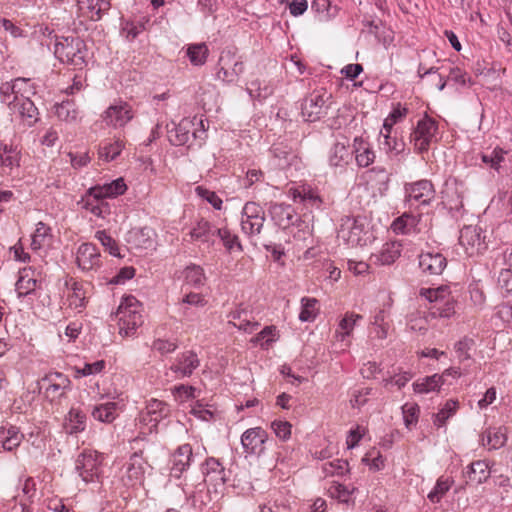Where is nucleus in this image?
<instances>
[{
	"label": "nucleus",
	"instance_id": "1",
	"mask_svg": "<svg viewBox=\"0 0 512 512\" xmlns=\"http://www.w3.org/2000/svg\"><path fill=\"white\" fill-rule=\"evenodd\" d=\"M338 238L351 247H366L375 240L366 220L360 217L342 218Z\"/></svg>",
	"mask_w": 512,
	"mask_h": 512
},
{
	"label": "nucleus",
	"instance_id": "2",
	"mask_svg": "<svg viewBox=\"0 0 512 512\" xmlns=\"http://www.w3.org/2000/svg\"><path fill=\"white\" fill-rule=\"evenodd\" d=\"M116 317L118 319L119 334L122 337H130L142 324L141 305L133 296L123 298Z\"/></svg>",
	"mask_w": 512,
	"mask_h": 512
},
{
	"label": "nucleus",
	"instance_id": "3",
	"mask_svg": "<svg viewBox=\"0 0 512 512\" xmlns=\"http://www.w3.org/2000/svg\"><path fill=\"white\" fill-rule=\"evenodd\" d=\"M85 45L78 37H67L55 44L54 54L64 63L81 69L85 64Z\"/></svg>",
	"mask_w": 512,
	"mask_h": 512
},
{
	"label": "nucleus",
	"instance_id": "4",
	"mask_svg": "<svg viewBox=\"0 0 512 512\" xmlns=\"http://www.w3.org/2000/svg\"><path fill=\"white\" fill-rule=\"evenodd\" d=\"M152 466L142 456V453H134L127 463L121 482L126 488L142 486L146 474H150Z\"/></svg>",
	"mask_w": 512,
	"mask_h": 512
},
{
	"label": "nucleus",
	"instance_id": "5",
	"mask_svg": "<svg viewBox=\"0 0 512 512\" xmlns=\"http://www.w3.org/2000/svg\"><path fill=\"white\" fill-rule=\"evenodd\" d=\"M265 214L262 207L255 202H247L241 212V230L248 237L259 235L263 229Z\"/></svg>",
	"mask_w": 512,
	"mask_h": 512
},
{
	"label": "nucleus",
	"instance_id": "6",
	"mask_svg": "<svg viewBox=\"0 0 512 512\" xmlns=\"http://www.w3.org/2000/svg\"><path fill=\"white\" fill-rule=\"evenodd\" d=\"M331 94L324 89L316 90L302 104V116L306 121L314 122L327 113Z\"/></svg>",
	"mask_w": 512,
	"mask_h": 512
},
{
	"label": "nucleus",
	"instance_id": "7",
	"mask_svg": "<svg viewBox=\"0 0 512 512\" xmlns=\"http://www.w3.org/2000/svg\"><path fill=\"white\" fill-rule=\"evenodd\" d=\"M459 245L467 256H476L486 250L485 236L478 226H465L460 231Z\"/></svg>",
	"mask_w": 512,
	"mask_h": 512
},
{
	"label": "nucleus",
	"instance_id": "8",
	"mask_svg": "<svg viewBox=\"0 0 512 512\" xmlns=\"http://www.w3.org/2000/svg\"><path fill=\"white\" fill-rule=\"evenodd\" d=\"M437 130V124L433 119L428 117L421 119L411 135V142L415 149L419 152L427 150L431 143L436 141Z\"/></svg>",
	"mask_w": 512,
	"mask_h": 512
},
{
	"label": "nucleus",
	"instance_id": "9",
	"mask_svg": "<svg viewBox=\"0 0 512 512\" xmlns=\"http://www.w3.org/2000/svg\"><path fill=\"white\" fill-rule=\"evenodd\" d=\"M168 413L169 409L166 403L158 399H151L139 416V423L147 426V429L141 431V433H151L156 428L158 422L166 417Z\"/></svg>",
	"mask_w": 512,
	"mask_h": 512
},
{
	"label": "nucleus",
	"instance_id": "10",
	"mask_svg": "<svg viewBox=\"0 0 512 512\" xmlns=\"http://www.w3.org/2000/svg\"><path fill=\"white\" fill-rule=\"evenodd\" d=\"M100 464L101 458L97 452H83L76 460V470L84 482H94L99 477Z\"/></svg>",
	"mask_w": 512,
	"mask_h": 512
},
{
	"label": "nucleus",
	"instance_id": "11",
	"mask_svg": "<svg viewBox=\"0 0 512 512\" xmlns=\"http://www.w3.org/2000/svg\"><path fill=\"white\" fill-rule=\"evenodd\" d=\"M65 287V304L72 310L81 311V309L85 307L88 299L89 285L74 279H69L66 281Z\"/></svg>",
	"mask_w": 512,
	"mask_h": 512
},
{
	"label": "nucleus",
	"instance_id": "12",
	"mask_svg": "<svg viewBox=\"0 0 512 512\" xmlns=\"http://www.w3.org/2000/svg\"><path fill=\"white\" fill-rule=\"evenodd\" d=\"M132 118V109L124 102L109 106L102 114L106 125L113 128L124 127Z\"/></svg>",
	"mask_w": 512,
	"mask_h": 512
},
{
	"label": "nucleus",
	"instance_id": "13",
	"mask_svg": "<svg viewBox=\"0 0 512 512\" xmlns=\"http://www.w3.org/2000/svg\"><path fill=\"white\" fill-rule=\"evenodd\" d=\"M200 365L197 355L192 351H186L180 354L169 371L173 374L174 379L189 377L193 371Z\"/></svg>",
	"mask_w": 512,
	"mask_h": 512
},
{
	"label": "nucleus",
	"instance_id": "14",
	"mask_svg": "<svg viewBox=\"0 0 512 512\" xmlns=\"http://www.w3.org/2000/svg\"><path fill=\"white\" fill-rule=\"evenodd\" d=\"M70 386V380L65 375L53 372L42 379V387L45 389V395L51 401L60 398Z\"/></svg>",
	"mask_w": 512,
	"mask_h": 512
},
{
	"label": "nucleus",
	"instance_id": "15",
	"mask_svg": "<svg viewBox=\"0 0 512 512\" xmlns=\"http://www.w3.org/2000/svg\"><path fill=\"white\" fill-rule=\"evenodd\" d=\"M405 191L408 200L418 204H428L435 196L433 185L428 180H420L407 184Z\"/></svg>",
	"mask_w": 512,
	"mask_h": 512
},
{
	"label": "nucleus",
	"instance_id": "16",
	"mask_svg": "<svg viewBox=\"0 0 512 512\" xmlns=\"http://www.w3.org/2000/svg\"><path fill=\"white\" fill-rule=\"evenodd\" d=\"M447 376L459 377L460 372L456 369H447L443 374H434L418 379L413 383V389L416 393H429L438 391L440 387L446 382Z\"/></svg>",
	"mask_w": 512,
	"mask_h": 512
},
{
	"label": "nucleus",
	"instance_id": "17",
	"mask_svg": "<svg viewBox=\"0 0 512 512\" xmlns=\"http://www.w3.org/2000/svg\"><path fill=\"white\" fill-rule=\"evenodd\" d=\"M8 106L13 113H17L29 125L37 121L38 111L29 97H14L12 101H8Z\"/></svg>",
	"mask_w": 512,
	"mask_h": 512
},
{
	"label": "nucleus",
	"instance_id": "18",
	"mask_svg": "<svg viewBox=\"0 0 512 512\" xmlns=\"http://www.w3.org/2000/svg\"><path fill=\"white\" fill-rule=\"evenodd\" d=\"M77 264L82 270H93L100 266V253L91 243L82 244L77 251Z\"/></svg>",
	"mask_w": 512,
	"mask_h": 512
},
{
	"label": "nucleus",
	"instance_id": "19",
	"mask_svg": "<svg viewBox=\"0 0 512 512\" xmlns=\"http://www.w3.org/2000/svg\"><path fill=\"white\" fill-rule=\"evenodd\" d=\"M127 190V185L123 178H118L110 183L90 188L89 196L95 200L122 195Z\"/></svg>",
	"mask_w": 512,
	"mask_h": 512
},
{
	"label": "nucleus",
	"instance_id": "20",
	"mask_svg": "<svg viewBox=\"0 0 512 512\" xmlns=\"http://www.w3.org/2000/svg\"><path fill=\"white\" fill-rule=\"evenodd\" d=\"M446 264V258L440 253L426 252L419 256V267L428 275H440Z\"/></svg>",
	"mask_w": 512,
	"mask_h": 512
},
{
	"label": "nucleus",
	"instance_id": "21",
	"mask_svg": "<svg viewBox=\"0 0 512 512\" xmlns=\"http://www.w3.org/2000/svg\"><path fill=\"white\" fill-rule=\"evenodd\" d=\"M402 245L396 240L384 243L381 249L371 255V259L377 265H390L400 256Z\"/></svg>",
	"mask_w": 512,
	"mask_h": 512
},
{
	"label": "nucleus",
	"instance_id": "22",
	"mask_svg": "<svg viewBox=\"0 0 512 512\" xmlns=\"http://www.w3.org/2000/svg\"><path fill=\"white\" fill-rule=\"evenodd\" d=\"M193 452L189 444H183L172 455L171 476L180 478L182 473L189 467Z\"/></svg>",
	"mask_w": 512,
	"mask_h": 512
},
{
	"label": "nucleus",
	"instance_id": "23",
	"mask_svg": "<svg viewBox=\"0 0 512 512\" xmlns=\"http://www.w3.org/2000/svg\"><path fill=\"white\" fill-rule=\"evenodd\" d=\"M362 319V315L354 313V312H346L344 316L340 319L338 323V327L335 331V339L337 342L344 343L345 347L350 345L347 342V338H349L353 334V330L359 320Z\"/></svg>",
	"mask_w": 512,
	"mask_h": 512
},
{
	"label": "nucleus",
	"instance_id": "24",
	"mask_svg": "<svg viewBox=\"0 0 512 512\" xmlns=\"http://www.w3.org/2000/svg\"><path fill=\"white\" fill-rule=\"evenodd\" d=\"M267 440V433L260 427L246 430L241 437V443L248 453H255Z\"/></svg>",
	"mask_w": 512,
	"mask_h": 512
},
{
	"label": "nucleus",
	"instance_id": "25",
	"mask_svg": "<svg viewBox=\"0 0 512 512\" xmlns=\"http://www.w3.org/2000/svg\"><path fill=\"white\" fill-rule=\"evenodd\" d=\"M507 440V428L497 427L487 429L482 435L481 442L489 449H499L506 444Z\"/></svg>",
	"mask_w": 512,
	"mask_h": 512
},
{
	"label": "nucleus",
	"instance_id": "26",
	"mask_svg": "<svg viewBox=\"0 0 512 512\" xmlns=\"http://www.w3.org/2000/svg\"><path fill=\"white\" fill-rule=\"evenodd\" d=\"M79 10L91 20L100 19L102 12L110 7L109 0H78Z\"/></svg>",
	"mask_w": 512,
	"mask_h": 512
},
{
	"label": "nucleus",
	"instance_id": "27",
	"mask_svg": "<svg viewBox=\"0 0 512 512\" xmlns=\"http://www.w3.org/2000/svg\"><path fill=\"white\" fill-rule=\"evenodd\" d=\"M270 214L276 224L282 228L291 226L295 217L294 209L285 204H273L270 207Z\"/></svg>",
	"mask_w": 512,
	"mask_h": 512
},
{
	"label": "nucleus",
	"instance_id": "28",
	"mask_svg": "<svg viewBox=\"0 0 512 512\" xmlns=\"http://www.w3.org/2000/svg\"><path fill=\"white\" fill-rule=\"evenodd\" d=\"M38 279L35 271L31 268H24L20 271L19 278L16 282V291L19 296H25L33 292L37 287Z\"/></svg>",
	"mask_w": 512,
	"mask_h": 512
},
{
	"label": "nucleus",
	"instance_id": "29",
	"mask_svg": "<svg viewBox=\"0 0 512 512\" xmlns=\"http://www.w3.org/2000/svg\"><path fill=\"white\" fill-rule=\"evenodd\" d=\"M420 218L404 213L402 216L398 217L391 224V229L395 233L407 234L411 232H420L421 227H419Z\"/></svg>",
	"mask_w": 512,
	"mask_h": 512
},
{
	"label": "nucleus",
	"instance_id": "30",
	"mask_svg": "<svg viewBox=\"0 0 512 512\" xmlns=\"http://www.w3.org/2000/svg\"><path fill=\"white\" fill-rule=\"evenodd\" d=\"M464 476L470 481L477 484H482L487 481L490 476V471L487 462L477 460L467 466Z\"/></svg>",
	"mask_w": 512,
	"mask_h": 512
},
{
	"label": "nucleus",
	"instance_id": "31",
	"mask_svg": "<svg viewBox=\"0 0 512 512\" xmlns=\"http://www.w3.org/2000/svg\"><path fill=\"white\" fill-rule=\"evenodd\" d=\"M205 481L215 485H223L226 481L225 471L222 464L215 458H209L205 463Z\"/></svg>",
	"mask_w": 512,
	"mask_h": 512
},
{
	"label": "nucleus",
	"instance_id": "32",
	"mask_svg": "<svg viewBox=\"0 0 512 512\" xmlns=\"http://www.w3.org/2000/svg\"><path fill=\"white\" fill-rule=\"evenodd\" d=\"M86 415L77 408H71L65 418L64 428L70 433H78L85 429Z\"/></svg>",
	"mask_w": 512,
	"mask_h": 512
},
{
	"label": "nucleus",
	"instance_id": "33",
	"mask_svg": "<svg viewBox=\"0 0 512 512\" xmlns=\"http://www.w3.org/2000/svg\"><path fill=\"white\" fill-rule=\"evenodd\" d=\"M118 405L115 402H106L95 406L91 412L92 417L103 423L113 422L117 414Z\"/></svg>",
	"mask_w": 512,
	"mask_h": 512
},
{
	"label": "nucleus",
	"instance_id": "34",
	"mask_svg": "<svg viewBox=\"0 0 512 512\" xmlns=\"http://www.w3.org/2000/svg\"><path fill=\"white\" fill-rule=\"evenodd\" d=\"M22 439L23 434L14 426L0 429V444L7 451L18 447Z\"/></svg>",
	"mask_w": 512,
	"mask_h": 512
},
{
	"label": "nucleus",
	"instance_id": "35",
	"mask_svg": "<svg viewBox=\"0 0 512 512\" xmlns=\"http://www.w3.org/2000/svg\"><path fill=\"white\" fill-rule=\"evenodd\" d=\"M184 283L188 286L198 288L204 285L206 276L201 266L191 264L182 272Z\"/></svg>",
	"mask_w": 512,
	"mask_h": 512
},
{
	"label": "nucleus",
	"instance_id": "36",
	"mask_svg": "<svg viewBox=\"0 0 512 512\" xmlns=\"http://www.w3.org/2000/svg\"><path fill=\"white\" fill-rule=\"evenodd\" d=\"M124 148V143L120 139L113 142H105L100 145L98 150V158L104 162H110L116 159Z\"/></svg>",
	"mask_w": 512,
	"mask_h": 512
},
{
	"label": "nucleus",
	"instance_id": "37",
	"mask_svg": "<svg viewBox=\"0 0 512 512\" xmlns=\"http://www.w3.org/2000/svg\"><path fill=\"white\" fill-rule=\"evenodd\" d=\"M354 152L356 157V162L361 167H367L373 163L375 159V154L370 148L365 144L363 139L356 138L354 140Z\"/></svg>",
	"mask_w": 512,
	"mask_h": 512
},
{
	"label": "nucleus",
	"instance_id": "38",
	"mask_svg": "<svg viewBox=\"0 0 512 512\" xmlns=\"http://www.w3.org/2000/svg\"><path fill=\"white\" fill-rule=\"evenodd\" d=\"M419 295L433 305L441 304L443 300L450 296V290L447 286L437 288H421Z\"/></svg>",
	"mask_w": 512,
	"mask_h": 512
},
{
	"label": "nucleus",
	"instance_id": "39",
	"mask_svg": "<svg viewBox=\"0 0 512 512\" xmlns=\"http://www.w3.org/2000/svg\"><path fill=\"white\" fill-rule=\"evenodd\" d=\"M50 238V228L43 222H39L36 224L35 231L32 234L31 247L34 250L41 249L49 244Z\"/></svg>",
	"mask_w": 512,
	"mask_h": 512
},
{
	"label": "nucleus",
	"instance_id": "40",
	"mask_svg": "<svg viewBox=\"0 0 512 512\" xmlns=\"http://www.w3.org/2000/svg\"><path fill=\"white\" fill-rule=\"evenodd\" d=\"M455 313L454 308V302L448 296L445 300L441 302V304L433 305L429 308V316H431L432 319L434 318H442V319H448L452 317Z\"/></svg>",
	"mask_w": 512,
	"mask_h": 512
},
{
	"label": "nucleus",
	"instance_id": "41",
	"mask_svg": "<svg viewBox=\"0 0 512 512\" xmlns=\"http://www.w3.org/2000/svg\"><path fill=\"white\" fill-rule=\"evenodd\" d=\"M106 366L104 360H98L94 363H84L82 366L75 365L72 367L75 378L88 377L101 373Z\"/></svg>",
	"mask_w": 512,
	"mask_h": 512
},
{
	"label": "nucleus",
	"instance_id": "42",
	"mask_svg": "<svg viewBox=\"0 0 512 512\" xmlns=\"http://www.w3.org/2000/svg\"><path fill=\"white\" fill-rule=\"evenodd\" d=\"M55 114L61 121L71 123L77 121L79 111L73 102L65 101L55 106Z\"/></svg>",
	"mask_w": 512,
	"mask_h": 512
},
{
	"label": "nucleus",
	"instance_id": "43",
	"mask_svg": "<svg viewBox=\"0 0 512 512\" xmlns=\"http://www.w3.org/2000/svg\"><path fill=\"white\" fill-rule=\"evenodd\" d=\"M350 152L344 143H336L329 154V162L331 166H341L348 162Z\"/></svg>",
	"mask_w": 512,
	"mask_h": 512
},
{
	"label": "nucleus",
	"instance_id": "44",
	"mask_svg": "<svg viewBox=\"0 0 512 512\" xmlns=\"http://www.w3.org/2000/svg\"><path fill=\"white\" fill-rule=\"evenodd\" d=\"M458 408L459 403L456 400H448L443 408L434 415V425L437 427L444 426L446 421L456 413Z\"/></svg>",
	"mask_w": 512,
	"mask_h": 512
},
{
	"label": "nucleus",
	"instance_id": "45",
	"mask_svg": "<svg viewBox=\"0 0 512 512\" xmlns=\"http://www.w3.org/2000/svg\"><path fill=\"white\" fill-rule=\"evenodd\" d=\"M453 483L454 481L452 478L440 477L437 480L434 489L428 494V499L433 503H438Z\"/></svg>",
	"mask_w": 512,
	"mask_h": 512
},
{
	"label": "nucleus",
	"instance_id": "46",
	"mask_svg": "<svg viewBox=\"0 0 512 512\" xmlns=\"http://www.w3.org/2000/svg\"><path fill=\"white\" fill-rule=\"evenodd\" d=\"M187 56L193 65H203L208 56V48L203 43L190 45Z\"/></svg>",
	"mask_w": 512,
	"mask_h": 512
},
{
	"label": "nucleus",
	"instance_id": "47",
	"mask_svg": "<svg viewBox=\"0 0 512 512\" xmlns=\"http://www.w3.org/2000/svg\"><path fill=\"white\" fill-rule=\"evenodd\" d=\"M215 231H212L210 224L207 221L201 220L191 229L189 235L192 240H201L208 242Z\"/></svg>",
	"mask_w": 512,
	"mask_h": 512
},
{
	"label": "nucleus",
	"instance_id": "48",
	"mask_svg": "<svg viewBox=\"0 0 512 512\" xmlns=\"http://www.w3.org/2000/svg\"><path fill=\"white\" fill-rule=\"evenodd\" d=\"M19 163V154L12 147L0 144V165L6 168H13Z\"/></svg>",
	"mask_w": 512,
	"mask_h": 512
},
{
	"label": "nucleus",
	"instance_id": "49",
	"mask_svg": "<svg viewBox=\"0 0 512 512\" xmlns=\"http://www.w3.org/2000/svg\"><path fill=\"white\" fill-rule=\"evenodd\" d=\"M301 303L302 309L299 314V319L302 322L313 321L318 314V301L315 298H303Z\"/></svg>",
	"mask_w": 512,
	"mask_h": 512
},
{
	"label": "nucleus",
	"instance_id": "50",
	"mask_svg": "<svg viewBox=\"0 0 512 512\" xmlns=\"http://www.w3.org/2000/svg\"><path fill=\"white\" fill-rule=\"evenodd\" d=\"M156 233L152 228L144 227L134 232L135 243L139 247L148 249L154 245Z\"/></svg>",
	"mask_w": 512,
	"mask_h": 512
},
{
	"label": "nucleus",
	"instance_id": "51",
	"mask_svg": "<svg viewBox=\"0 0 512 512\" xmlns=\"http://www.w3.org/2000/svg\"><path fill=\"white\" fill-rule=\"evenodd\" d=\"M172 394L176 401L184 403L198 397L199 391L193 386L181 384L172 389Z\"/></svg>",
	"mask_w": 512,
	"mask_h": 512
},
{
	"label": "nucleus",
	"instance_id": "52",
	"mask_svg": "<svg viewBox=\"0 0 512 512\" xmlns=\"http://www.w3.org/2000/svg\"><path fill=\"white\" fill-rule=\"evenodd\" d=\"M354 490V488L350 489L339 483H333L328 489L331 497L342 503H349Z\"/></svg>",
	"mask_w": 512,
	"mask_h": 512
},
{
	"label": "nucleus",
	"instance_id": "53",
	"mask_svg": "<svg viewBox=\"0 0 512 512\" xmlns=\"http://www.w3.org/2000/svg\"><path fill=\"white\" fill-rule=\"evenodd\" d=\"M362 461L374 471H379L385 466V459L377 450L367 452Z\"/></svg>",
	"mask_w": 512,
	"mask_h": 512
},
{
	"label": "nucleus",
	"instance_id": "54",
	"mask_svg": "<svg viewBox=\"0 0 512 512\" xmlns=\"http://www.w3.org/2000/svg\"><path fill=\"white\" fill-rule=\"evenodd\" d=\"M85 207L92 214H94L97 217H101V218H104L110 212L108 203L104 202L102 199H100V200H95L94 198L88 199L85 204Z\"/></svg>",
	"mask_w": 512,
	"mask_h": 512
},
{
	"label": "nucleus",
	"instance_id": "55",
	"mask_svg": "<svg viewBox=\"0 0 512 512\" xmlns=\"http://www.w3.org/2000/svg\"><path fill=\"white\" fill-rule=\"evenodd\" d=\"M217 235L222 240L224 246L228 251H232L235 247L242 251V245L238 240V237L236 235H232L229 230L227 229H217L215 230Z\"/></svg>",
	"mask_w": 512,
	"mask_h": 512
},
{
	"label": "nucleus",
	"instance_id": "56",
	"mask_svg": "<svg viewBox=\"0 0 512 512\" xmlns=\"http://www.w3.org/2000/svg\"><path fill=\"white\" fill-rule=\"evenodd\" d=\"M271 429L282 441H287L291 437L292 425L288 421L275 420L271 423Z\"/></svg>",
	"mask_w": 512,
	"mask_h": 512
},
{
	"label": "nucleus",
	"instance_id": "57",
	"mask_svg": "<svg viewBox=\"0 0 512 512\" xmlns=\"http://www.w3.org/2000/svg\"><path fill=\"white\" fill-rule=\"evenodd\" d=\"M406 114H407L406 108H401L400 106L395 107L393 109V111L384 120L382 131H386V132L390 133L392 127L398 121H400L402 118H404L406 116Z\"/></svg>",
	"mask_w": 512,
	"mask_h": 512
},
{
	"label": "nucleus",
	"instance_id": "58",
	"mask_svg": "<svg viewBox=\"0 0 512 512\" xmlns=\"http://www.w3.org/2000/svg\"><path fill=\"white\" fill-rule=\"evenodd\" d=\"M505 152L502 149H494L490 154H482V161L491 168L498 170L504 161Z\"/></svg>",
	"mask_w": 512,
	"mask_h": 512
},
{
	"label": "nucleus",
	"instance_id": "59",
	"mask_svg": "<svg viewBox=\"0 0 512 512\" xmlns=\"http://www.w3.org/2000/svg\"><path fill=\"white\" fill-rule=\"evenodd\" d=\"M243 70V63L235 62L231 70L222 67L218 72V77L227 82H234Z\"/></svg>",
	"mask_w": 512,
	"mask_h": 512
},
{
	"label": "nucleus",
	"instance_id": "60",
	"mask_svg": "<svg viewBox=\"0 0 512 512\" xmlns=\"http://www.w3.org/2000/svg\"><path fill=\"white\" fill-rule=\"evenodd\" d=\"M323 470L327 475H342L348 470V462L342 459L325 463Z\"/></svg>",
	"mask_w": 512,
	"mask_h": 512
},
{
	"label": "nucleus",
	"instance_id": "61",
	"mask_svg": "<svg viewBox=\"0 0 512 512\" xmlns=\"http://www.w3.org/2000/svg\"><path fill=\"white\" fill-rule=\"evenodd\" d=\"M95 238L109 251L113 256H120L118 246L105 231H97Z\"/></svg>",
	"mask_w": 512,
	"mask_h": 512
},
{
	"label": "nucleus",
	"instance_id": "62",
	"mask_svg": "<svg viewBox=\"0 0 512 512\" xmlns=\"http://www.w3.org/2000/svg\"><path fill=\"white\" fill-rule=\"evenodd\" d=\"M192 123L191 119H183L176 128V140L175 143L177 145H182L186 143L189 139V127Z\"/></svg>",
	"mask_w": 512,
	"mask_h": 512
},
{
	"label": "nucleus",
	"instance_id": "63",
	"mask_svg": "<svg viewBox=\"0 0 512 512\" xmlns=\"http://www.w3.org/2000/svg\"><path fill=\"white\" fill-rule=\"evenodd\" d=\"M13 85H14V97H17V96L29 97L31 94H33V91L31 89V86L27 79L17 78L13 81Z\"/></svg>",
	"mask_w": 512,
	"mask_h": 512
},
{
	"label": "nucleus",
	"instance_id": "64",
	"mask_svg": "<svg viewBox=\"0 0 512 512\" xmlns=\"http://www.w3.org/2000/svg\"><path fill=\"white\" fill-rule=\"evenodd\" d=\"M498 285L503 291L512 293V268L503 269L499 273Z\"/></svg>",
	"mask_w": 512,
	"mask_h": 512
}]
</instances>
